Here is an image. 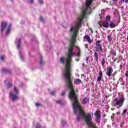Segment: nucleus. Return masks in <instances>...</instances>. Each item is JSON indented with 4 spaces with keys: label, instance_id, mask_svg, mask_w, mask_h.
I'll use <instances>...</instances> for the list:
<instances>
[{
    "label": "nucleus",
    "instance_id": "16",
    "mask_svg": "<svg viewBox=\"0 0 128 128\" xmlns=\"http://www.w3.org/2000/svg\"><path fill=\"white\" fill-rule=\"evenodd\" d=\"M40 66H44V60H42V56L41 54L40 56Z\"/></svg>",
    "mask_w": 128,
    "mask_h": 128
},
{
    "label": "nucleus",
    "instance_id": "39",
    "mask_svg": "<svg viewBox=\"0 0 128 128\" xmlns=\"http://www.w3.org/2000/svg\"><path fill=\"white\" fill-rule=\"evenodd\" d=\"M124 2H125L126 4H128V0H124Z\"/></svg>",
    "mask_w": 128,
    "mask_h": 128
},
{
    "label": "nucleus",
    "instance_id": "31",
    "mask_svg": "<svg viewBox=\"0 0 128 128\" xmlns=\"http://www.w3.org/2000/svg\"><path fill=\"white\" fill-rule=\"evenodd\" d=\"M56 104H62V101L60 100L56 101Z\"/></svg>",
    "mask_w": 128,
    "mask_h": 128
},
{
    "label": "nucleus",
    "instance_id": "19",
    "mask_svg": "<svg viewBox=\"0 0 128 128\" xmlns=\"http://www.w3.org/2000/svg\"><path fill=\"white\" fill-rule=\"evenodd\" d=\"M19 54L22 62H24V53H22L20 51H19Z\"/></svg>",
    "mask_w": 128,
    "mask_h": 128
},
{
    "label": "nucleus",
    "instance_id": "9",
    "mask_svg": "<svg viewBox=\"0 0 128 128\" xmlns=\"http://www.w3.org/2000/svg\"><path fill=\"white\" fill-rule=\"evenodd\" d=\"M98 76L97 78L98 82H100V80H102V71L100 70L98 72Z\"/></svg>",
    "mask_w": 128,
    "mask_h": 128
},
{
    "label": "nucleus",
    "instance_id": "32",
    "mask_svg": "<svg viewBox=\"0 0 128 128\" xmlns=\"http://www.w3.org/2000/svg\"><path fill=\"white\" fill-rule=\"evenodd\" d=\"M40 20H41V22H44V18H42V16H40Z\"/></svg>",
    "mask_w": 128,
    "mask_h": 128
},
{
    "label": "nucleus",
    "instance_id": "20",
    "mask_svg": "<svg viewBox=\"0 0 128 128\" xmlns=\"http://www.w3.org/2000/svg\"><path fill=\"white\" fill-rule=\"evenodd\" d=\"M14 92L15 94H20L18 90V88L16 86H14Z\"/></svg>",
    "mask_w": 128,
    "mask_h": 128
},
{
    "label": "nucleus",
    "instance_id": "3",
    "mask_svg": "<svg viewBox=\"0 0 128 128\" xmlns=\"http://www.w3.org/2000/svg\"><path fill=\"white\" fill-rule=\"evenodd\" d=\"M102 42V40H98L96 42V52H102V46L100 44Z\"/></svg>",
    "mask_w": 128,
    "mask_h": 128
},
{
    "label": "nucleus",
    "instance_id": "42",
    "mask_svg": "<svg viewBox=\"0 0 128 128\" xmlns=\"http://www.w3.org/2000/svg\"><path fill=\"white\" fill-rule=\"evenodd\" d=\"M114 110V108H111V110Z\"/></svg>",
    "mask_w": 128,
    "mask_h": 128
},
{
    "label": "nucleus",
    "instance_id": "37",
    "mask_svg": "<svg viewBox=\"0 0 128 128\" xmlns=\"http://www.w3.org/2000/svg\"><path fill=\"white\" fill-rule=\"evenodd\" d=\"M30 4H34V0H30Z\"/></svg>",
    "mask_w": 128,
    "mask_h": 128
},
{
    "label": "nucleus",
    "instance_id": "24",
    "mask_svg": "<svg viewBox=\"0 0 128 128\" xmlns=\"http://www.w3.org/2000/svg\"><path fill=\"white\" fill-rule=\"evenodd\" d=\"M38 2L40 4H44V0H38Z\"/></svg>",
    "mask_w": 128,
    "mask_h": 128
},
{
    "label": "nucleus",
    "instance_id": "21",
    "mask_svg": "<svg viewBox=\"0 0 128 128\" xmlns=\"http://www.w3.org/2000/svg\"><path fill=\"white\" fill-rule=\"evenodd\" d=\"M107 38L109 42H112V36H107Z\"/></svg>",
    "mask_w": 128,
    "mask_h": 128
},
{
    "label": "nucleus",
    "instance_id": "5",
    "mask_svg": "<svg viewBox=\"0 0 128 128\" xmlns=\"http://www.w3.org/2000/svg\"><path fill=\"white\" fill-rule=\"evenodd\" d=\"M9 96L10 98L12 100V102H16L18 100V94H14L12 92H10Z\"/></svg>",
    "mask_w": 128,
    "mask_h": 128
},
{
    "label": "nucleus",
    "instance_id": "26",
    "mask_svg": "<svg viewBox=\"0 0 128 128\" xmlns=\"http://www.w3.org/2000/svg\"><path fill=\"white\" fill-rule=\"evenodd\" d=\"M112 54L113 56H116V52H112Z\"/></svg>",
    "mask_w": 128,
    "mask_h": 128
},
{
    "label": "nucleus",
    "instance_id": "2",
    "mask_svg": "<svg viewBox=\"0 0 128 128\" xmlns=\"http://www.w3.org/2000/svg\"><path fill=\"white\" fill-rule=\"evenodd\" d=\"M124 100H126L124 96V95H122L119 98H116L113 100L112 106H116L118 109L120 108L122 106L124 102Z\"/></svg>",
    "mask_w": 128,
    "mask_h": 128
},
{
    "label": "nucleus",
    "instance_id": "45",
    "mask_svg": "<svg viewBox=\"0 0 128 128\" xmlns=\"http://www.w3.org/2000/svg\"><path fill=\"white\" fill-rule=\"evenodd\" d=\"M117 72H114L115 74H117Z\"/></svg>",
    "mask_w": 128,
    "mask_h": 128
},
{
    "label": "nucleus",
    "instance_id": "22",
    "mask_svg": "<svg viewBox=\"0 0 128 128\" xmlns=\"http://www.w3.org/2000/svg\"><path fill=\"white\" fill-rule=\"evenodd\" d=\"M102 64V66H104V64H106V60H104V58H102V61L101 62Z\"/></svg>",
    "mask_w": 128,
    "mask_h": 128
},
{
    "label": "nucleus",
    "instance_id": "49",
    "mask_svg": "<svg viewBox=\"0 0 128 128\" xmlns=\"http://www.w3.org/2000/svg\"><path fill=\"white\" fill-rule=\"evenodd\" d=\"M4 82H6V80H4Z\"/></svg>",
    "mask_w": 128,
    "mask_h": 128
},
{
    "label": "nucleus",
    "instance_id": "48",
    "mask_svg": "<svg viewBox=\"0 0 128 128\" xmlns=\"http://www.w3.org/2000/svg\"><path fill=\"white\" fill-rule=\"evenodd\" d=\"M100 28H102V25L100 26Z\"/></svg>",
    "mask_w": 128,
    "mask_h": 128
},
{
    "label": "nucleus",
    "instance_id": "28",
    "mask_svg": "<svg viewBox=\"0 0 128 128\" xmlns=\"http://www.w3.org/2000/svg\"><path fill=\"white\" fill-rule=\"evenodd\" d=\"M12 84L10 82L8 83V88H12Z\"/></svg>",
    "mask_w": 128,
    "mask_h": 128
},
{
    "label": "nucleus",
    "instance_id": "7",
    "mask_svg": "<svg viewBox=\"0 0 128 128\" xmlns=\"http://www.w3.org/2000/svg\"><path fill=\"white\" fill-rule=\"evenodd\" d=\"M8 26V22L6 21H3L1 23V32H4V28H6Z\"/></svg>",
    "mask_w": 128,
    "mask_h": 128
},
{
    "label": "nucleus",
    "instance_id": "40",
    "mask_svg": "<svg viewBox=\"0 0 128 128\" xmlns=\"http://www.w3.org/2000/svg\"><path fill=\"white\" fill-rule=\"evenodd\" d=\"M119 80H120V82H122V78H120Z\"/></svg>",
    "mask_w": 128,
    "mask_h": 128
},
{
    "label": "nucleus",
    "instance_id": "1",
    "mask_svg": "<svg viewBox=\"0 0 128 128\" xmlns=\"http://www.w3.org/2000/svg\"><path fill=\"white\" fill-rule=\"evenodd\" d=\"M82 14L78 17V21L75 22L71 27L70 30L72 32L71 40H70V45L68 48V53L66 54V57H61L60 58V62L61 64H64L66 65L64 70L63 72L64 78L66 80V84L70 90L69 98L70 100H76L78 96L74 92V89L72 83L71 77L72 74L70 73V66L72 64V57L76 56L75 59L76 62H78L80 60V48L74 46V42H76V34L78 32V28L82 26V22L86 16L90 14L92 12V9H81Z\"/></svg>",
    "mask_w": 128,
    "mask_h": 128
},
{
    "label": "nucleus",
    "instance_id": "27",
    "mask_svg": "<svg viewBox=\"0 0 128 128\" xmlns=\"http://www.w3.org/2000/svg\"><path fill=\"white\" fill-rule=\"evenodd\" d=\"M110 20V16H107L105 20H107V22H108V20Z\"/></svg>",
    "mask_w": 128,
    "mask_h": 128
},
{
    "label": "nucleus",
    "instance_id": "15",
    "mask_svg": "<svg viewBox=\"0 0 128 128\" xmlns=\"http://www.w3.org/2000/svg\"><path fill=\"white\" fill-rule=\"evenodd\" d=\"M94 58L96 60V64L98 62V52H94Z\"/></svg>",
    "mask_w": 128,
    "mask_h": 128
},
{
    "label": "nucleus",
    "instance_id": "4",
    "mask_svg": "<svg viewBox=\"0 0 128 128\" xmlns=\"http://www.w3.org/2000/svg\"><path fill=\"white\" fill-rule=\"evenodd\" d=\"M94 116H95L96 122H98V124L100 122V111H96L95 113L94 114Z\"/></svg>",
    "mask_w": 128,
    "mask_h": 128
},
{
    "label": "nucleus",
    "instance_id": "41",
    "mask_svg": "<svg viewBox=\"0 0 128 128\" xmlns=\"http://www.w3.org/2000/svg\"><path fill=\"white\" fill-rule=\"evenodd\" d=\"M120 68H122V65L120 66Z\"/></svg>",
    "mask_w": 128,
    "mask_h": 128
},
{
    "label": "nucleus",
    "instance_id": "14",
    "mask_svg": "<svg viewBox=\"0 0 128 128\" xmlns=\"http://www.w3.org/2000/svg\"><path fill=\"white\" fill-rule=\"evenodd\" d=\"M12 28V24H10L8 26V29L6 31V36H8V34H10V29Z\"/></svg>",
    "mask_w": 128,
    "mask_h": 128
},
{
    "label": "nucleus",
    "instance_id": "38",
    "mask_svg": "<svg viewBox=\"0 0 128 128\" xmlns=\"http://www.w3.org/2000/svg\"><path fill=\"white\" fill-rule=\"evenodd\" d=\"M85 48H88V44H85Z\"/></svg>",
    "mask_w": 128,
    "mask_h": 128
},
{
    "label": "nucleus",
    "instance_id": "29",
    "mask_svg": "<svg viewBox=\"0 0 128 128\" xmlns=\"http://www.w3.org/2000/svg\"><path fill=\"white\" fill-rule=\"evenodd\" d=\"M4 56H2L0 58L1 60H2V62H4Z\"/></svg>",
    "mask_w": 128,
    "mask_h": 128
},
{
    "label": "nucleus",
    "instance_id": "13",
    "mask_svg": "<svg viewBox=\"0 0 128 128\" xmlns=\"http://www.w3.org/2000/svg\"><path fill=\"white\" fill-rule=\"evenodd\" d=\"M16 44H17V48H20L22 44V40L20 38L18 39L16 41Z\"/></svg>",
    "mask_w": 128,
    "mask_h": 128
},
{
    "label": "nucleus",
    "instance_id": "46",
    "mask_svg": "<svg viewBox=\"0 0 128 128\" xmlns=\"http://www.w3.org/2000/svg\"><path fill=\"white\" fill-rule=\"evenodd\" d=\"M113 2H116V0H112Z\"/></svg>",
    "mask_w": 128,
    "mask_h": 128
},
{
    "label": "nucleus",
    "instance_id": "35",
    "mask_svg": "<svg viewBox=\"0 0 128 128\" xmlns=\"http://www.w3.org/2000/svg\"><path fill=\"white\" fill-rule=\"evenodd\" d=\"M36 106H40V103H36Z\"/></svg>",
    "mask_w": 128,
    "mask_h": 128
},
{
    "label": "nucleus",
    "instance_id": "43",
    "mask_svg": "<svg viewBox=\"0 0 128 128\" xmlns=\"http://www.w3.org/2000/svg\"><path fill=\"white\" fill-rule=\"evenodd\" d=\"M116 114H117V115L120 114V112H118L116 113Z\"/></svg>",
    "mask_w": 128,
    "mask_h": 128
},
{
    "label": "nucleus",
    "instance_id": "10",
    "mask_svg": "<svg viewBox=\"0 0 128 128\" xmlns=\"http://www.w3.org/2000/svg\"><path fill=\"white\" fill-rule=\"evenodd\" d=\"M82 84V80L78 78L74 80V84L76 85L80 84Z\"/></svg>",
    "mask_w": 128,
    "mask_h": 128
},
{
    "label": "nucleus",
    "instance_id": "18",
    "mask_svg": "<svg viewBox=\"0 0 128 128\" xmlns=\"http://www.w3.org/2000/svg\"><path fill=\"white\" fill-rule=\"evenodd\" d=\"M2 72H5L6 74H10V72H11L10 70L6 69V68H2Z\"/></svg>",
    "mask_w": 128,
    "mask_h": 128
},
{
    "label": "nucleus",
    "instance_id": "25",
    "mask_svg": "<svg viewBox=\"0 0 128 128\" xmlns=\"http://www.w3.org/2000/svg\"><path fill=\"white\" fill-rule=\"evenodd\" d=\"M126 112H128V110H123V112L121 114H122V116H124V114H126Z\"/></svg>",
    "mask_w": 128,
    "mask_h": 128
},
{
    "label": "nucleus",
    "instance_id": "11",
    "mask_svg": "<svg viewBox=\"0 0 128 128\" xmlns=\"http://www.w3.org/2000/svg\"><path fill=\"white\" fill-rule=\"evenodd\" d=\"M83 38L84 40H88V42H89V44H91L92 43V40H90V36L88 35H85L84 37Z\"/></svg>",
    "mask_w": 128,
    "mask_h": 128
},
{
    "label": "nucleus",
    "instance_id": "30",
    "mask_svg": "<svg viewBox=\"0 0 128 128\" xmlns=\"http://www.w3.org/2000/svg\"><path fill=\"white\" fill-rule=\"evenodd\" d=\"M41 128L40 124V123H38L36 126V128Z\"/></svg>",
    "mask_w": 128,
    "mask_h": 128
},
{
    "label": "nucleus",
    "instance_id": "34",
    "mask_svg": "<svg viewBox=\"0 0 128 128\" xmlns=\"http://www.w3.org/2000/svg\"><path fill=\"white\" fill-rule=\"evenodd\" d=\"M66 94V92L64 91L62 94H61V96H64V94Z\"/></svg>",
    "mask_w": 128,
    "mask_h": 128
},
{
    "label": "nucleus",
    "instance_id": "6",
    "mask_svg": "<svg viewBox=\"0 0 128 128\" xmlns=\"http://www.w3.org/2000/svg\"><path fill=\"white\" fill-rule=\"evenodd\" d=\"M114 72V69H112V67L110 66L108 69L106 70V74L108 76L109 78H110L112 76V74Z\"/></svg>",
    "mask_w": 128,
    "mask_h": 128
},
{
    "label": "nucleus",
    "instance_id": "47",
    "mask_svg": "<svg viewBox=\"0 0 128 128\" xmlns=\"http://www.w3.org/2000/svg\"><path fill=\"white\" fill-rule=\"evenodd\" d=\"M86 60H88V58H86Z\"/></svg>",
    "mask_w": 128,
    "mask_h": 128
},
{
    "label": "nucleus",
    "instance_id": "17",
    "mask_svg": "<svg viewBox=\"0 0 128 128\" xmlns=\"http://www.w3.org/2000/svg\"><path fill=\"white\" fill-rule=\"evenodd\" d=\"M110 27V28H116V24L112 21H110V24H109Z\"/></svg>",
    "mask_w": 128,
    "mask_h": 128
},
{
    "label": "nucleus",
    "instance_id": "8",
    "mask_svg": "<svg viewBox=\"0 0 128 128\" xmlns=\"http://www.w3.org/2000/svg\"><path fill=\"white\" fill-rule=\"evenodd\" d=\"M82 104H90V98L88 96L84 97L82 100Z\"/></svg>",
    "mask_w": 128,
    "mask_h": 128
},
{
    "label": "nucleus",
    "instance_id": "12",
    "mask_svg": "<svg viewBox=\"0 0 128 128\" xmlns=\"http://www.w3.org/2000/svg\"><path fill=\"white\" fill-rule=\"evenodd\" d=\"M102 26L103 28H108V22L107 20H105V22H103L102 23Z\"/></svg>",
    "mask_w": 128,
    "mask_h": 128
},
{
    "label": "nucleus",
    "instance_id": "23",
    "mask_svg": "<svg viewBox=\"0 0 128 128\" xmlns=\"http://www.w3.org/2000/svg\"><path fill=\"white\" fill-rule=\"evenodd\" d=\"M62 126H66V122L64 120H62Z\"/></svg>",
    "mask_w": 128,
    "mask_h": 128
},
{
    "label": "nucleus",
    "instance_id": "44",
    "mask_svg": "<svg viewBox=\"0 0 128 128\" xmlns=\"http://www.w3.org/2000/svg\"><path fill=\"white\" fill-rule=\"evenodd\" d=\"M122 2H124V0H122Z\"/></svg>",
    "mask_w": 128,
    "mask_h": 128
},
{
    "label": "nucleus",
    "instance_id": "36",
    "mask_svg": "<svg viewBox=\"0 0 128 128\" xmlns=\"http://www.w3.org/2000/svg\"><path fill=\"white\" fill-rule=\"evenodd\" d=\"M125 76H126V78H128V70L126 72Z\"/></svg>",
    "mask_w": 128,
    "mask_h": 128
},
{
    "label": "nucleus",
    "instance_id": "33",
    "mask_svg": "<svg viewBox=\"0 0 128 128\" xmlns=\"http://www.w3.org/2000/svg\"><path fill=\"white\" fill-rule=\"evenodd\" d=\"M50 94H52V96H54V94H56V92L55 91H52L51 92H50Z\"/></svg>",
    "mask_w": 128,
    "mask_h": 128
}]
</instances>
